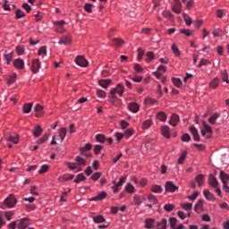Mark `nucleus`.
Returning a JSON list of instances; mask_svg holds the SVG:
<instances>
[{
	"label": "nucleus",
	"instance_id": "nucleus-1",
	"mask_svg": "<svg viewBox=\"0 0 229 229\" xmlns=\"http://www.w3.org/2000/svg\"><path fill=\"white\" fill-rule=\"evenodd\" d=\"M75 160L76 163L69 164V169L75 171V173H79V171H81V165H87V159L79 156L75 158Z\"/></svg>",
	"mask_w": 229,
	"mask_h": 229
},
{
	"label": "nucleus",
	"instance_id": "nucleus-2",
	"mask_svg": "<svg viewBox=\"0 0 229 229\" xmlns=\"http://www.w3.org/2000/svg\"><path fill=\"white\" fill-rule=\"evenodd\" d=\"M15 205H17V199H15L13 195H11L4 200V203L1 206V208H3L4 210V208H13Z\"/></svg>",
	"mask_w": 229,
	"mask_h": 229
},
{
	"label": "nucleus",
	"instance_id": "nucleus-3",
	"mask_svg": "<svg viewBox=\"0 0 229 229\" xmlns=\"http://www.w3.org/2000/svg\"><path fill=\"white\" fill-rule=\"evenodd\" d=\"M74 62L80 67H88L89 66V61L87 59H85V57L83 55H78L75 58Z\"/></svg>",
	"mask_w": 229,
	"mask_h": 229
},
{
	"label": "nucleus",
	"instance_id": "nucleus-4",
	"mask_svg": "<svg viewBox=\"0 0 229 229\" xmlns=\"http://www.w3.org/2000/svg\"><path fill=\"white\" fill-rule=\"evenodd\" d=\"M167 69L164 65H160L157 67V71L153 72V75L157 78V80H161L162 82L165 80V78L162 77V73L160 72H165Z\"/></svg>",
	"mask_w": 229,
	"mask_h": 229
},
{
	"label": "nucleus",
	"instance_id": "nucleus-5",
	"mask_svg": "<svg viewBox=\"0 0 229 229\" xmlns=\"http://www.w3.org/2000/svg\"><path fill=\"white\" fill-rule=\"evenodd\" d=\"M16 225L18 229H26L28 228V225H30V218L28 217L21 218L17 222Z\"/></svg>",
	"mask_w": 229,
	"mask_h": 229
},
{
	"label": "nucleus",
	"instance_id": "nucleus-6",
	"mask_svg": "<svg viewBox=\"0 0 229 229\" xmlns=\"http://www.w3.org/2000/svg\"><path fill=\"white\" fill-rule=\"evenodd\" d=\"M110 94L111 98H115V94H118V96H123V94H124V89L123 87L113 88Z\"/></svg>",
	"mask_w": 229,
	"mask_h": 229
},
{
	"label": "nucleus",
	"instance_id": "nucleus-7",
	"mask_svg": "<svg viewBox=\"0 0 229 229\" xmlns=\"http://www.w3.org/2000/svg\"><path fill=\"white\" fill-rule=\"evenodd\" d=\"M169 124L171 126H177L178 123H180V116L176 114H173L169 118Z\"/></svg>",
	"mask_w": 229,
	"mask_h": 229
},
{
	"label": "nucleus",
	"instance_id": "nucleus-8",
	"mask_svg": "<svg viewBox=\"0 0 229 229\" xmlns=\"http://www.w3.org/2000/svg\"><path fill=\"white\" fill-rule=\"evenodd\" d=\"M208 183L213 189H217L219 187V182H217V179L213 174H210L208 177Z\"/></svg>",
	"mask_w": 229,
	"mask_h": 229
},
{
	"label": "nucleus",
	"instance_id": "nucleus-9",
	"mask_svg": "<svg viewBox=\"0 0 229 229\" xmlns=\"http://www.w3.org/2000/svg\"><path fill=\"white\" fill-rule=\"evenodd\" d=\"M165 191L166 192H174L178 191V186L174 185L173 182H165Z\"/></svg>",
	"mask_w": 229,
	"mask_h": 229
},
{
	"label": "nucleus",
	"instance_id": "nucleus-10",
	"mask_svg": "<svg viewBox=\"0 0 229 229\" xmlns=\"http://www.w3.org/2000/svg\"><path fill=\"white\" fill-rule=\"evenodd\" d=\"M171 129L167 125H164L161 127V133L165 139H170L171 138Z\"/></svg>",
	"mask_w": 229,
	"mask_h": 229
},
{
	"label": "nucleus",
	"instance_id": "nucleus-11",
	"mask_svg": "<svg viewBox=\"0 0 229 229\" xmlns=\"http://www.w3.org/2000/svg\"><path fill=\"white\" fill-rule=\"evenodd\" d=\"M208 133L209 135H212V127H210L208 124H207L205 122H203V128L201 129V135L205 137Z\"/></svg>",
	"mask_w": 229,
	"mask_h": 229
},
{
	"label": "nucleus",
	"instance_id": "nucleus-12",
	"mask_svg": "<svg viewBox=\"0 0 229 229\" xmlns=\"http://www.w3.org/2000/svg\"><path fill=\"white\" fill-rule=\"evenodd\" d=\"M107 194L106 191H101L97 196L90 199V201H103L106 198Z\"/></svg>",
	"mask_w": 229,
	"mask_h": 229
},
{
	"label": "nucleus",
	"instance_id": "nucleus-13",
	"mask_svg": "<svg viewBox=\"0 0 229 229\" xmlns=\"http://www.w3.org/2000/svg\"><path fill=\"white\" fill-rule=\"evenodd\" d=\"M189 130H190L194 140L196 142H199V134L198 133V129H196V127H194V126H191L189 128Z\"/></svg>",
	"mask_w": 229,
	"mask_h": 229
},
{
	"label": "nucleus",
	"instance_id": "nucleus-14",
	"mask_svg": "<svg viewBox=\"0 0 229 229\" xmlns=\"http://www.w3.org/2000/svg\"><path fill=\"white\" fill-rule=\"evenodd\" d=\"M220 180L223 183V185H225L229 182V174L225 173V171H220L219 174Z\"/></svg>",
	"mask_w": 229,
	"mask_h": 229
},
{
	"label": "nucleus",
	"instance_id": "nucleus-15",
	"mask_svg": "<svg viewBox=\"0 0 229 229\" xmlns=\"http://www.w3.org/2000/svg\"><path fill=\"white\" fill-rule=\"evenodd\" d=\"M31 69L34 74H37V72H38V70L40 69V62H38V59H35L32 61Z\"/></svg>",
	"mask_w": 229,
	"mask_h": 229
},
{
	"label": "nucleus",
	"instance_id": "nucleus-16",
	"mask_svg": "<svg viewBox=\"0 0 229 229\" xmlns=\"http://www.w3.org/2000/svg\"><path fill=\"white\" fill-rule=\"evenodd\" d=\"M156 117L157 119H158V121H161L162 123H165L167 121V114H165L164 111H159L158 113H157Z\"/></svg>",
	"mask_w": 229,
	"mask_h": 229
},
{
	"label": "nucleus",
	"instance_id": "nucleus-17",
	"mask_svg": "<svg viewBox=\"0 0 229 229\" xmlns=\"http://www.w3.org/2000/svg\"><path fill=\"white\" fill-rule=\"evenodd\" d=\"M13 65L16 69H24V60L18 58L13 61Z\"/></svg>",
	"mask_w": 229,
	"mask_h": 229
},
{
	"label": "nucleus",
	"instance_id": "nucleus-18",
	"mask_svg": "<svg viewBox=\"0 0 229 229\" xmlns=\"http://www.w3.org/2000/svg\"><path fill=\"white\" fill-rule=\"evenodd\" d=\"M195 182L198 183L199 187H202L203 183H205V175L199 174L195 177Z\"/></svg>",
	"mask_w": 229,
	"mask_h": 229
},
{
	"label": "nucleus",
	"instance_id": "nucleus-19",
	"mask_svg": "<svg viewBox=\"0 0 229 229\" xmlns=\"http://www.w3.org/2000/svg\"><path fill=\"white\" fill-rule=\"evenodd\" d=\"M98 85L101 87H108L109 85H114V83H112V80L110 79H102L98 81Z\"/></svg>",
	"mask_w": 229,
	"mask_h": 229
},
{
	"label": "nucleus",
	"instance_id": "nucleus-20",
	"mask_svg": "<svg viewBox=\"0 0 229 229\" xmlns=\"http://www.w3.org/2000/svg\"><path fill=\"white\" fill-rule=\"evenodd\" d=\"M59 44H64V46H69L71 44V36H63L60 40Z\"/></svg>",
	"mask_w": 229,
	"mask_h": 229
},
{
	"label": "nucleus",
	"instance_id": "nucleus-21",
	"mask_svg": "<svg viewBox=\"0 0 229 229\" xmlns=\"http://www.w3.org/2000/svg\"><path fill=\"white\" fill-rule=\"evenodd\" d=\"M203 194L208 201H214L216 199V198H214V194H212L208 190H204Z\"/></svg>",
	"mask_w": 229,
	"mask_h": 229
},
{
	"label": "nucleus",
	"instance_id": "nucleus-22",
	"mask_svg": "<svg viewBox=\"0 0 229 229\" xmlns=\"http://www.w3.org/2000/svg\"><path fill=\"white\" fill-rule=\"evenodd\" d=\"M155 226V219L152 218H147L145 220V228L151 229Z\"/></svg>",
	"mask_w": 229,
	"mask_h": 229
},
{
	"label": "nucleus",
	"instance_id": "nucleus-23",
	"mask_svg": "<svg viewBox=\"0 0 229 229\" xmlns=\"http://www.w3.org/2000/svg\"><path fill=\"white\" fill-rule=\"evenodd\" d=\"M42 131H43L42 127H40V125H37L32 131V133L34 137L38 138V137H40V135H42Z\"/></svg>",
	"mask_w": 229,
	"mask_h": 229
},
{
	"label": "nucleus",
	"instance_id": "nucleus-24",
	"mask_svg": "<svg viewBox=\"0 0 229 229\" xmlns=\"http://www.w3.org/2000/svg\"><path fill=\"white\" fill-rule=\"evenodd\" d=\"M173 10L174 13H182V3L180 1H176L173 6Z\"/></svg>",
	"mask_w": 229,
	"mask_h": 229
},
{
	"label": "nucleus",
	"instance_id": "nucleus-25",
	"mask_svg": "<svg viewBox=\"0 0 229 229\" xmlns=\"http://www.w3.org/2000/svg\"><path fill=\"white\" fill-rule=\"evenodd\" d=\"M128 108L133 114H137L139 112V106L137 103H131L128 105Z\"/></svg>",
	"mask_w": 229,
	"mask_h": 229
},
{
	"label": "nucleus",
	"instance_id": "nucleus-26",
	"mask_svg": "<svg viewBox=\"0 0 229 229\" xmlns=\"http://www.w3.org/2000/svg\"><path fill=\"white\" fill-rule=\"evenodd\" d=\"M151 191H152V192H155V194H162V191L164 190L162 189V186L154 184L151 187Z\"/></svg>",
	"mask_w": 229,
	"mask_h": 229
},
{
	"label": "nucleus",
	"instance_id": "nucleus-27",
	"mask_svg": "<svg viewBox=\"0 0 229 229\" xmlns=\"http://www.w3.org/2000/svg\"><path fill=\"white\" fill-rule=\"evenodd\" d=\"M66 135H67V129L63 127L60 129L59 134L57 137H59V139H61V142H64V139H65Z\"/></svg>",
	"mask_w": 229,
	"mask_h": 229
},
{
	"label": "nucleus",
	"instance_id": "nucleus-28",
	"mask_svg": "<svg viewBox=\"0 0 229 229\" xmlns=\"http://www.w3.org/2000/svg\"><path fill=\"white\" fill-rule=\"evenodd\" d=\"M33 108V103H27L23 105V114H30Z\"/></svg>",
	"mask_w": 229,
	"mask_h": 229
},
{
	"label": "nucleus",
	"instance_id": "nucleus-29",
	"mask_svg": "<svg viewBox=\"0 0 229 229\" xmlns=\"http://www.w3.org/2000/svg\"><path fill=\"white\" fill-rule=\"evenodd\" d=\"M74 178L73 174H66L59 178L60 182H69Z\"/></svg>",
	"mask_w": 229,
	"mask_h": 229
},
{
	"label": "nucleus",
	"instance_id": "nucleus-30",
	"mask_svg": "<svg viewBox=\"0 0 229 229\" xmlns=\"http://www.w3.org/2000/svg\"><path fill=\"white\" fill-rule=\"evenodd\" d=\"M35 112L38 114H36V117H40V114H43L44 107L40 106V104H37L34 107Z\"/></svg>",
	"mask_w": 229,
	"mask_h": 229
},
{
	"label": "nucleus",
	"instance_id": "nucleus-31",
	"mask_svg": "<svg viewBox=\"0 0 229 229\" xmlns=\"http://www.w3.org/2000/svg\"><path fill=\"white\" fill-rule=\"evenodd\" d=\"M6 140L13 142V144H17L19 142V137L17 135H10L6 137Z\"/></svg>",
	"mask_w": 229,
	"mask_h": 229
},
{
	"label": "nucleus",
	"instance_id": "nucleus-32",
	"mask_svg": "<svg viewBox=\"0 0 229 229\" xmlns=\"http://www.w3.org/2000/svg\"><path fill=\"white\" fill-rule=\"evenodd\" d=\"M143 199H146V198L140 197V196H139V195H135V196L133 197V201H134V204H135V205H141Z\"/></svg>",
	"mask_w": 229,
	"mask_h": 229
},
{
	"label": "nucleus",
	"instance_id": "nucleus-33",
	"mask_svg": "<svg viewBox=\"0 0 229 229\" xmlns=\"http://www.w3.org/2000/svg\"><path fill=\"white\" fill-rule=\"evenodd\" d=\"M217 119H219V114L215 113L211 117L208 118V123L210 124H216V121H217Z\"/></svg>",
	"mask_w": 229,
	"mask_h": 229
},
{
	"label": "nucleus",
	"instance_id": "nucleus-34",
	"mask_svg": "<svg viewBox=\"0 0 229 229\" xmlns=\"http://www.w3.org/2000/svg\"><path fill=\"white\" fill-rule=\"evenodd\" d=\"M145 105H157L158 102L155 98L147 97L144 100Z\"/></svg>",
	"mask_w": 229,
	"mask_h": 229
},
{
	"label": "nucleus",
	"instance_id": "nucleus-35",
	"mask_svg": "<svg viewBox=\"0 0 229 229\" xmlns=\"http://www.w3.org/2000/svg\"><path fill=\"white\" fill-rule=\"evenodd\" d=\"M113 42L115 46V47H121V46H123V44H124V40H123V38H114Z\"/></svg>",
	"mask_w": 229,
	"mask_h": 229
},
{
	"label": "nucleus",
	"instance_id": "nucleus-36",
	"mask_svg": "<svg viewBox=\"0 0 229 229\" xmlns=\"http://www.w3.org/2000/svg\"><path fill=\"white\" fill-rule=\"evenodd\" d=\"M92 219L97 224L105 223V217L101 215H98L97 216H92Z\"/></svg>",
	"mask_w": 229,
	"mask_h": 229
},
{
	"label": "nucleus",
	"instance_id": "nucleus-37",
	"mask_svg": "<svg viewBox=\"0 0 229 229\" xmlns=\"http://www.w3.org/2000/svg\"><path fill=\"white\" fill-rule=\"evenodd\" d=\"M22 17H26V13L22 12V10L18 9L15 11V18L16 19H22Z\"/></svg>",
	"mask_w": 229,
	"mask_h": 229
},
{
	"label": "nucleus",
	"instance_id": "nucleus-38",
	"mask_svg": "<svg viewBox=\"0 0 229 229\" xmlns=\"http://www.w3.org/2000/svg\"><path fill=\"white\" fill-rule=\"evenodd\" d=\"M95 139H96L97 142H100V144H103V142H105L106 140V138H105V135H103V134H97L95 136Z\"/></svg>",
	"mask_w": 229,
	"mask_h": 229
},
{
	"label": "nucleus",
	"instance_id": "nucleus-39",
	"mask_svg": "<svg viewBox=\"0 0 229 229\" xmlns=\"http://www.w3.org/2000/svg\"><path fill=\"white\" fill-rule=\"evenodd\" d=\"M151 124H153L151 120H146L142 123V129L148 130V129L151 128Z\"/></svg>",
	"mask_w": 229,
	"mask_h": 229
},
{
	"label": "nucleus",
	"instance_id": "nucleus-40",
	"mask_svg": "<svg viewBox=\"0 0 229 229\" xmlns=\"http://www.w3.org/2000/svg\"><path fill=\"white\" fill-rule=\"evenodd\" d=\"M146 56H147L146 62L149 64V62H151V60L155 58V54L152 51H149L146 53Z\"/></svg>",
	"mask_w": 229,
	"mask_h": 229
},
{
	"label": "nucleus",
	"instance_id": "nucleus-41",
	"mask_svg": "<svg viewBox=\"0 0 229 229\" xmlns=\"http://www.w3.org/2000/svg\"><path fill=\"white\" fill-rule=\"evenodd\" d=\"M84 180H86L85 175H83V174H79L74 179V183H80V182H84Z\"/></svg>",
	"mask_w": 229,
	"mask_h": 229
},
{
	"label": "nucleus",
	"instance_id": "nucleus-42",
	"mask_svg": "<svg viewBox=\"0 0 229 229\" xmlns=\"http://www.w3.org/2000/svg\"><path fill=\"white\" fill-rule=\"evenodd\" d=\"M182 17H183L184 22H186L187 26H191L192 24V19L189 15L183 13Z\"/></svg>",
	"mask_w": 229,
	"mask_h": 229
},
{
	"label": "nucleus",
	"instance_id": "nucleus-43",
	"mask_svg": "<svg viewBox=\"0 0 229 229\" xmlns=\"http://www.w3.org/2000/svg\"><path fill=\"white\" fill-rule=\"evenodd\" d=\"M148 199L152 205H157L158 203V199H157V197L155 195H148Z\"/></svg>",
	"mask_w": 229,
	"mask_h": 229
},
{
	"label": "nucleus",
	"instance_id": "nucleus-44",
	"mask_svg": "<svg viewBox=\"0 0 229 229\" xmlns=\"http://www.w3.org/2000/svg\"><path fill=\"white\" fill-rule=\"evenodd\" d=\"M49 139V133H45L44 136L39 139L37 143L38 144H44V142H46L47 140Z\"/></svg>",
	"mask_w": 229,
	"mask_h": 229
},
{
	"label": "nucleus",
	"instance_id": "nucleus-45",
	"mask_svg": "<svg viewBox=\"0 0 229 229\" xmlns=\"http://www.w3.org/2000/svg\"><path fill=\"white\" fill-rule=\"evenodd\" d=\"M49 170V165H42L40 169L38 170L39 174H44V173H47Z\"/></svg>",
	"mask_w": 229,
	"mask_h": 229
},
{
	"label": "nucleus",
	"instance_id": "nucleus-46",
	"mask_svg": "<svg viewBox=\"0 0 229 229\" xmlns=\"http://www.w3.org/2000/svg\"><path fill=\"white\" fill-rule=\"evenodd\" d=\"M92 149V144L88 143L84 147L81 148V152L85 153V151H90Z\"/></svg>",
	"mask_w": 229,
	"mask_h": 229
},
{
	"label": "nucleus",
	"instance_id": "nucleus-47",
	"mask_svg": "<svg viewBox=\"0 0 229 229\" xmlns=\"http://www.w3.org/2000/svg\"><path fill=\"white\" fill-rule=\"evenodd\" d=\"M180 33H182V35H185L186 37H191L192 35V30L187 29H181Z\"/></svg>",
	"mask_w": 229,
	"mask_h": 229
},
{
	"label": "nucleus",
	"instance_id": "nucleus-48",
	"mask_svg": "<svg viewBox=\"0 0 229 229\" xmlns=\"http://www.w3.org/2000/svg\"><path fill=\"white\" fill-rule=\"evenodd\" d=\"M172 51L175 56H180V49H178V47H176V44L172 45Z\"/></svg>",
	"mask_w": 229,
	"mask_h": 229
},
{
	"label": "nucleus",
	"instance_id": "nucleus-49",
	"mask_svg": "<svg viewBox=\"0 0 229 229\" xmlns=\"http://www.w3.org/2000/svg\"><path fill=\"white\" fill-rule=\"evenodd\" d=\"M17 80V75L13 74L7 80V85H13L15 83V81Z\"/></svg>",
	"mask_w": 229,
	"mask_h": 229
},
{
	"label": "nucleus",
	"instance_id": "nucleus-50",
	"mask_svg": "<svg viewBox=\"0 0 229 229\" xmlns=\"http://www.w3.org/2000/svg\"><path fill=\"white\" fill-rule=\"evenodd\" d=\"M187 157V152H182V155L179 157L178 158V164H183V161L185 160V158Z\"/></svg>",
	"mask_w": 229,
	"mask_h": 229
},
{
	"label": "nucleus",
	"instance_id": "nucleus-51",
	"mask_svg": "<svg viewBox=\"0 0 229 229\" xmlns=\"http://www.w3.org/2000/svg\"><path fill=\"white\" fill-rule=\"evenodd\" d=\"M16 53L17 55H19V56L24 55V47L23 46L16 47Z\"/></svg>",
	"mask_w": 229,
	"mask_h": 229
},
{
	"label": "nucleus",
	"instance_id": "nucleus-52",
	"mask_svg": "<svg viewBox=\"0 0 229 229\" xmlns=\"http://www.w3.org/2000/svg\"><path fill=\"white\" fill-rule=\"evenodd\" d=\"M174 209V204H165L164 206V210H165L166 212H171Z\"/></svg>",
	"mask_w": 229,
	"mask_h": 229
},
{
	"label": "nucleus",
	"instance_id": "nucleus-53",
	"mask_svg": "<svg viewBox=\"0 0 229 229\" xmlns=\"http://www.w3.org/2000/svg\"><path fill=\"white\" fill-rule=\"evenodd\" d=\"M125 191H127V192L132 193L135 191V187H133L131 183H127L125 186Z\"/></svg>",
	"mask_w": 229,
	"mask_h": 229
},
{
	"label": "nucleus",
	"instance_id": "nucleus-54",
	"mask_svg": "<svg viewBox=\"0 0 229 229\" xmlns=\"http://www.w3.org/2000/svg\"><path fill=\"white\" fill-rule=\"evenodd\" d=\"M101 149H103V146L95 145L93 151H94L95 155H99V153H101Z\"/></svg>",
	"mask_w": 229,
	"mask_h": 229
},
{
	"label": "nucleus",
	"instance_id": "nucleus-55",
	"mask_svg": "<svg viewBox=\"0 0 229 229\" xmlns=\"http://www.w3.org/2000/svg\"><path fill=\"white\" fill-rule=\"evenodd\" d=\"M126 182V176H123V177H121L120 178V181L115 184H116V187H123V185H124V183Z\"/></svg>",
	"mask_w": 229,
	"mask_h": 229
},
{
	"label": "nucleus",
	"instance_id": "nucleus-56",
	"mask_svg": "<svg viewBox=\"0 0 229 229\" xmlns=\"http://www.w3.org/2000/svg\"><path fill=\"white\" fill-rule=\"evenodd\" d=\"M172 81L175 87H180V85H182V80H180L179 78L174 77L172 78Z\"/></svg>",
	"mask_w": 229,
	"mask_h": 229
},
{
	"label": "nucleus",
	"instance_id": "nucleus-57",
	"mask_svg": "<svg viewBox=\"0 0 229 229\" xmlns=\"http://www.w3.org/2000/svg\"><path fill=\"white\" fill-rule=\"evenodd\" d=\"M222 80H223V81H225L226 83H229V81H228V72H226V70L222 72Z\"/></svg>",
	"mask_w": 229,
	"mask_h": 229
},
{
	"label": "nucleus",
	"instance_id": "nucleus-58",
	"mask_svg": "<svg viewBox=\"0 0 229 229\" xmlns=\"http://www.w3.org/2000/svg\"><path fill=\"white\" fill-rule=\"evenodd\" d=\"M38 55H47V47H41L38 49Z\"/></svg>",
	"mask_w": 229,
	"mask_h": 229
},
{
	"label": "nucleus",
	"instance_id": "nucleus-59",
	"mask_svg": "<svg viewBox=\"0 0 229 229\" xmlns=\"http://www.w3.org/2000/svg\"><path fill=\"white\" fill-rule=\"evenodd\" d=\"M144 56V50L142 48H138V61L140 62L142 60V57Z\"/></svg>",
	"mask_w": 229,
	"mask_h": 229
},
{
	"label": "nucleus",
	"instance_id": "nucleus-60",
	"mask_svg": "<svg viewBox=\"0 0 229 229\" xmlns=\"http://www.w3.org/2000/svg\"><path fill=\"white\" fill-rule=\"evenodd\" d=\"M13 216V211H5L4 216L7 221H12V216Z\"/></svg>",
	"mask_w": 229,
	"mask_h": 229
},
{
	"label": "nucleus",
	"instance_id": "nucleus-61",
	"mask_svg": "<svg viewBox=\"0 0 229 229\" xmlns=\"http://www.w3.org/2000/svg\"><path fill=\"white\" fill-rule=\"evenodd\" d=\"M124 135H125L126 139H130V137H131V135H133V129L125 130Z\"/></svg>",
	"mask_w": 229,
	"mask_h": 229
},
{
	"label": "nucleus",
	"instance_id": "nucleus-62",
	"mask_svg": "<svg viewBox=\"0 0 229 229\" xmlns=\"http://www.w3.org/2000/svg\"><path fill=\"white\" fill-rule=\"evenodd\" d=\"M182 208H183V210H191L192 208V204L189 202L182 204Z\"/></svg>",
	"mask_w": 229,
	"mask_h": 229
},
{
	"label": "nucleus",
	"instance_id": "nucleus-63",
	"mask_svg": "<svg viewBox=\"0 0 229 229\" xmlns=\"http://www.w3.org/2000/svg\"><path fill=\"white\" fill-rule=\"evenodd\" d=\"M21 8H23V10H25L27 12V13H30L31 12V6L26 3H24L21 5Z\"/></svg>",
	"mask_w": 229,
	"mask_h": 229
},
{
	"label": "nucleus",
	"instance_id": "nucleus-64",
	"mask_svg": "<svg viewBox=\"0 0 229 229\" xmlns=\"http://www.w3.org/2000/svg\"><path fill=\"white\" fill-rule=\"evenodd\" d=\"M169 223H170L171 228H174V226H176L177 220L175 217H171L169 219Z\"/></svg>",
	"mask_w": 229,
	"mask_h": 229
}]
</instances>
